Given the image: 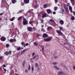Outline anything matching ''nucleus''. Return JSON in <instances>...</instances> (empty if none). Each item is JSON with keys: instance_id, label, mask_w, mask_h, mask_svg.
I'll list each match as a JSON object with an SVG mask.
<instances>
[{"instance_id": "1", "label": "nucleus", "mask_w": 75, "mask_h": 75, "mask_svg": "<svg viewBox=\"0 0 75 75\" xmlns=\"http://www.w3.org/2000/svg\"><path fill=\"white\" fill-rule=\"evenodd\" d=\"M23 25H24L28 24V21L24 17H23Z\"/></svg>"}, {"instance_id": "2", "label": "nucleus", "mask_w": 75, "mask_h": 75, "mask_svg": "<svg viewBox=\"0 0 75 75\" xmlns=\"http://www.w3.org/2000/svg\"><path fill=\"white\" fill-rule=\"evenodd\" d=\"M52 38V37H51V38H45L44 39V40L45 41H46L47 42H49V41H50L51 40H52V39L51 38Z\"/></svg>"}, {"instance_id": "3", "label": "nucleus", "mask_w": 75, "mask_h": 75, "mask_svg": "<svg viewBox=\"0 0 75 75\" xmlns=\"http://www.w3.org/2000/svg\"><path fill=\"white\" fill-rule=\"evenodd\" d=\"M5 55H10V54H11V51H9V52H8L7 51L5 52H4Z\"/></svg>"}, {"instance_id": "4", "label": "nucleus", "mask_w": 75, "mask_h": 75, "mask_svg": "<svg viewBox=\"0 0 75 75\" xmlns=\"http://www.w3.org/2000/svg\"><path fill=\"white\" fill-rule=\"evenodd\" d=\"M46 11L48 14H52V11L50 9H47Z\"/></svg>"}, {"instance_id": "5", "label": "nucleus", "mask_w": 75, "mask_h": 75, "mask_svg": "<svg viewBox=\"0 0 75 75\" xmlns=\"http://www.w3.org/2000/svg\"><path fill=\"white\" fill-rule=\"evenodd\" d=\"M0 40L1 41H5L6 40V38L5 37L3 36L0 38Z\"/></svg>"}, {"instance_id": "6", "label": "nucleus", "mask_w": 75, "mask_h": 75, "mask_svg": "<svg viewBox=\"0 0 75 75\" xmlns=\"http://www.w3.org/2000/svg\"><path fill=\"white\" fill-rule=\"evenodd\" d=\"M56 32L59 35H62V33L61 32V31L60 30H57Z\"/></svg>"}, {"instance_id": "7", "label": "nucleus", "mask_w": 75, "mask_h": 75, "mask_svg": "<svg viewBox=\"0 0 75 75\" xmlns=\"http://www.w3.org/2000/svg\"><path fill=\"white\" fill-rule=\"evenodd\" d=\"M42 36L43 38H45L48 37V35L46 33H44L43 34Z\"/></svg>"}, {"instance_id": "8", "label": "nucleus", "mask_w": 75, "mask_h": 75, "mask_svg": "<svg viewBox=\"0 0 75 75\" xmlns=\"http://www.w3.org/2000/svg\"><path fill=\"white\" fill-rule=\"evenodd\" d=\"M27 29L29 31H33V28L31 27H28L27 28Z\"/></svg>"}, {"instance_id": "9", "label": "nucleus", "mask_w": 75, "mask_h": 75, "mask_svg": "<svg viewBox=\"0 0 75 75\" xmlns=\"http://www.w3.org/2000/svg\"><path fill=\"white\" fill-rule=\"evenodd\" d=\"M23 1L25 4H28L30 3V0H24Z\"/></svg>"}, {"instance_id": "10", "label": "nucleus", "mask_w": 75, "mask_h": 75, "mask_svg": "<svg viewBox=\"0 0 75 75\" xmlns=\"http://www.w3.org/2000/svg\"><path fill=\"white\" fill-rule=\"evenodd\" d=\"M47 14L45 13H44L42 16V18H44L45 17H47Z\"/></svg>"}, {"instance_id": "11", "label": "nucleus", "mask_w": 75, "mask_h": 75, "mask_svg": "<svg viewBox=\"0 0 75 75\" xmlns=\"http://www.w3.org/2000/svg\"><path fill=\"white\" fill-rule=\"evenodd\" d=\"M59 23L61 25H63L64 23V22L62 20H60L59 22Z\"/></svg>"}, {"instance_id": "12", "label": "nucleus", "mask_w": 75, "mask_h": 75, "mask_svg": "<svg viewBox=\"0 0 75 75\" xmlns=\"http://www.w3.org/2000/svg\"><path fill=\"white\" fill-rule=\"evenodd\" d=\"M69 10L71 12V13H72V8L71 6H69Z\"/></svg>"}, {"instance_id": "13", "label": "nucleus", "mask_w": 75, "mask_h": 75, "mask_svg": "<svg viewBox=\"0 0 75 75\" xmlns=\"http://www.w3.org/2000/svg\"><path fill=\"white\" fill-rule=\"evenodd\" d=\"M64 74V72L62 71H60L57 74L58 75H62Z\"/></svg>"}, {"instance_id": "14", "label": "nucleus", "mask_w": 75, "mask_h": 75, "mask_svg": "<svg viewBox=\"0 0 75 75\" xmlns=\"http://www.w3.org/2000/svg\"><path fill=\"white\" fill-rule=\"evenodd\" d=\"M11 2L12 4H15L17 2V0H12Z\"/></svg>"}, {"instance_id": "15", "label": "nucleus", "mask_w": 75, "mask_h": 75, "mask_svg": "<svg viewBox=\"0 0 75 75\" xmlns=\"http://www.w3.org/2000/svg\"><path fill=\"white\" fill-rule=\"evenodd\" d=\"M65 10L67 12V13H69V10H68V8H65Z\"/></svg>"}, {"instance_id": "16", "label": "nucleus", "mask_w": 75, "mask_h": 75, "mask_svg": "<svg viewBox=\"0 0 75 75\" xmlns=\"http://www.w3.org/2000/svg\"><path fill=\"white\" fill-rule=\"evenodd\" d=\"M22 17H23V16H21L18 18L17 19V20H18V21H19L20 20H21V19H22Z\"/></svg>"}, {"instance_id": "17", "label": "nucleus", "mask_w": 75, "mask_h": 75, "mask_svg": "<svg viewBox=\"0 0 75 75\" xmlns=\"http://www.w3.org/2000/svg\"><path fill=\"white\" fill-rule=\"evenodd\" d=\"M60 13L62 14H64V9H62L60 11Z\"/></svg>"}, {"instance_id": "18", "label": "nucleus", "mask_w": 75, "mask_h": 75, "mask_svg": "<svg viewBox=\"0 0 75 75\" xmlns=\"http://www.w3.org/2000/svg\"><path fill=\"white\" fill-rule=\"evenodd\" d=\"M52 29V27L50 26H49L47 27V30H50Z\"/></svg>"}, {"instance_id": "19", "label": "nucleus", "mask_w": 75, "mask_h": 75, "mask_svg": "<svg viewBox=\"0 0 75 75\" xmlns=\"http://www.w3.org/2000/svg\"><path fill=\"white\" fill-rule=\"evenodd\" d=\"M71 20L72 21H73V20H75V17L74 16H71Z\"/></svg>"}, {"instance_id": "20", "label": "nucleus", "mask_w": 75, "mask_h": 75, "mask_svg": "<svg viewBox=\"0 0 75 75\" xmlns=\"http://www.w3.org/2000/svg\"><path fill=\"white\" fill-rule=\"evenodd\" d=\"M25 61L24 60L22 63L23 67H24V66L25 65Z\"/></svg>"}, {"instance_id": "21", "label": "nucleus", "mask_w": 75, "mask_h": 75, "mask_svg": "<svg viewBox=\"0 0 75 75\" xmlns=\"http://www.w3.org/2000/svg\"><path fill=\"white\" fill-rule=\"evenodd\" d=\"M54 68H55L57 70H59V68L57 66H54Z\"/></svg>"}, {"instance_id": "22", "label": "nucleus", "mask_w": 75, "mask_h": 75, "mask_svg": "<svg viewBox=\"0 0 75 75\" xmlns=\"http://www.w3.org/2000/svg\"><path fill=\"white\" fill-rule=\"evenodd\" d=\"M23 11H24V10H21L19 11L18 13H22Z\"/></svg>"}, {"instance_id": "23", "label": "nucleus", "mask_w": 75, "mask_h": 75, "mask_svg": "<svg viewBox=\"0 0 75 75\" xmlns=\"http://www.w3.org/2000/svg\"><path fill=\"white\" fill-rule=\"evenodd\" d=\"M27 49H25L23 50V51L21 52V53H24V52H25V51H26Z\"/></svg>"}, {"instance_id": "24", "label": "nucleus", "mask_w": 75, "mask_h": 75, "mask_svg": "<svg viewBox=\"0 0 75 75\" xmlns=\"http://www.w3.org/2000/svg\"><path fill=\"white\" fill-rule=\"evenodd\" d=\"M33 7L34 8H37V7H38V5H36L33 6Z\"/></svg>"}, {"instance_id": "25", "label": "nucleus", "mask_w": 75, "mask_h": 75, "mask_svg": "<svg viewBox=\"0 0 75 75\" xmlns=\"http://www.w3.org/2000/svg\"><path fill=\"white\" fill-rule=\"evenodd\" d=\"M63 7L64 9L67 8V5L65 4H63Z\"/></svg>"}, {"instance_id": "26", "label": "nucleus", "mask_w": 75, "mask_h": 75, "mask_svg": "<svg viewBox=\"0 0 75 75\" xmlns=\"http://www.w3.org/2000/svg\"><path fill=\"white\" fill-rule=\"evenodd\" d=\"M13 73H14V71H13V70H11V71L10 73H9V74L10 75H11V74H13Z\"/></svg>"}, {"instance_id": "27", "label": "nucleus", "mask_w": 75, "mask_h": 75, "mask_svg": "<svg viewBox=\"0 0 75 75\" xmlns=\"http://www.w3.org/2000/svg\"><path fill=\"white\" fill-rule=\"evenodd\" d=\"M58 9V7H54V11H57V10Z\"/></svg>"}, {"instance_id": "28", "label": "nucleus", "mask_w": 75, "mask_h": 75, "mask_svg": "<svg viewBox=\"0 0 75 75\" xmlns=\"http://www.w3.org/2000/svg\"><path fill=\"white\" fill-rule=\"evenodd\" d=\"M9 42H10L11 43H12V42H13V39H11L9 41Z\"/></svg>"}, {"instance_id": "29", "label": "nucleus", "mask_w": 75, "mask_h": 75, "mask_svg": "<svg viewBox=\"0 0 75 75\" xmlns=\"http://www.w3.org/2000/svg\"><path fill=\"white\" fill-rule=\"evenodd\" d=\"M17 49V51H20V50H21V47H18V48H16Z\"/></svg>"}, {"instance_id": "30", "label": "nucleus", "mask_w": 75, "mask_h": 75, "mask_svg": "<svg viewBox=\"0 0 75 75\" xmlns=\"http://www.w3.org/2000/svg\"><path fill=\"white\" fill-rule=\"evenodd\" d=\"M35 67H36L37 68H38V64L37 63H35Z\"/></svg>"}, {"instance_id": "31", "label": "nucleus", "mask_w": 75, "mask_h": 75, "mask_svg": "<svg viewBox=\"0 0 75 75\" xmlns=\"http://www.w3.org/2000/svg\"><path fill=\"white\" fill-rule=\"evenodd\" d=\"M71 3H75V0H70Z\"/></svg>"}, {"instance_id": "32", "label": "nucleus", "mask_w": 75, "mask_h": 75, "mask_svg": "<svg viewBox=\"0 0 75 75\" xmlns=\"http://www.w3.org/2000/svg\"><path fill=\"white\" fill-rule=\"evenodd\" d=\"M31 69V67H30V65H29L28 67V71H30Z\"/></svg>"}, {"instance_id": "33", "label": "nucleus", "mask_w": 75, "mask_h": 75, "mask_svg": "<svg viewBox=\"0 0 75 75\" xmlns=\"http://www.w3.org/2000/svg\"><path fill=\"white\" fill-rule=\"evenodd\" d=\"M44 8H45L47 6V5L46 4H45L44 6Z\"/></svg>"}, {"instance_id": "34", "label": "nucleus", "mask_w": 75, "mask_h": 75, "mask_svg": "<svg viewBox=\"0 0 75 75\" xmlns=\"http://www.w3.org/2000/svg\"><path fill=\"white\" fill-rule=\"evenodd\" d=\"M34 45L35 46H37V45H38V44L37 43H36V42H35L34 43Z\"/></svg>"}, {"instance_id": "35", "label": "nucleus", "mask_w": 75, "mask_h": 75, "mask_svg": "<svg viewBox=\"0 0 75 75\" xmlns=\"http://www.w3.org/2000/svg\"><path fill=\"white\" fill-rule=\"evenodd\" d=\"M52 23L53 24H54V25H55V24H56L54 20L52 22Z\"/></svg>"}, {"instance_id": "36", "label": "nucleus", "mask_w": 75, "mask_h": 75, "mask_svg": "<svg viewBox=\"0 0 75 75\" xmlns=\"http://www.w3.org/2000/svg\"><path fill=\"white\" fill-rule=\"evenodd\" d=\"M54 21V20L53 19H51L49 20V22H51L52 23Z\"/></svg>"}, {"instance_id": "37", "label": "nucleus", "mask_w": 75, "mask_h": 75, "mask_svg": "<svg viewBox=\"0 0 75 75\" xmlns=\"http://www.w3.org/2000/svg\"><path fill=\"white\" fill-rule=\"evenodd\" d=\"M24 5V3L23 2H21V5L22 6H23Z\"/></svg>"}, {"instance_id": "38", "label": "nucleus", "mask_w": 75, "mask_h": 75, "mask_svg": "<svg viewBox=\"0 0 75 75\" xmlns=\"http://www.w3.org/2000/svg\"><path fill=\"white\" fill-rule=\"evenodd\" d=\"M40 21H41V23L42 24H43V23H44V20L41 19Z\"/></svg>"}, {"instance_id": "39", "label": "nucleus", "mask_w": 75, "mask_h": 75, "mask_svg": "<svg viewBox=\"0 0 75 75\" xmlns=\"http://www.w3.org/2000/svg\"><path fill=\"white\" fill-rule=\"evenodd\" d=\"M9 44H7L6 45V48H8V47H9Z\"/></svg>"}, {"instance_id": "40", "label": "nucleus", "mask_w": 75, "mask_h": 75, "mask_svg": "<svg viewBox=\"0 0 75 75\" xmlns=\"http://www.w3.org/2000/svg\"><path fill=\"white\" fill-rule=\"evenodd\" d=\"M40 34H39L37 33L36 35V37L37 38H38V37H40Z\"/></svg>"}, {"instance_id": "41", "label": "nucleus", "mask_w": 75, "mask_h": 75, "mask_svg": "<svg viewBox=\"0 0 75 75\" xmlns=\"http://www.w3.org/2000/svg\"><path fill=\"white\" fill-rule=\"evenodd\" d=\"M41 31H43V32H45V30H44V29L42 28L41 30Z\"/></svg>"}, {"instance_id": "42", "label": "nucleus", "mask_w": 75, "mask_h": 75, "mask_svg": "<svg viewBox=\"0 0 75 75\" xmlns=\"http://www.w3.org/2000/svg\"><path fill=\"white\" fill-rule=\"evenodd\" d=\"M14 20V18H11V19L10 20V21H13Z\"/></svg>"}, {"instance_id": "43", "label": "nucleus", "mask_w": 75, "mask_h": 75, "mask_svg": "<svg viewBox=\"0 0 75 75\" xmlns=\"http://www.w3.org/2000/svg\"><path fill=\"white\" fill-rule=\"evenodd\" d=\"M44 50V47H43L42 48V52H43Z\"/></svg>"}, {"instance_id": "44", "label": "nucleus", "mask_w": 75, "mask_h": 75, "mask_svg": "<svg viewBox=\"0 0 75 75\" xmlns=\"http://www.w3.org/2000/svg\"><path fill=\"white\" fill-rule=\"evenodd\" d=\"M29 23L30 24H33V22L30 21L29 22Z\"/></svg>"}, {"instance_id": "45", "label": "nucleus", "mask_w": 75, "mask_h": 75, "mask_svg": "<svg viewBox=\"0 0 75 75\" xmlns=\"http://www.w3.org/2000/svg\"><path fill=\"white\" fill-rule=\"evenodd\" d=\"M52 64L53 65H56V64H57V63L55 62H53L52 63Z\"/></svg>"}, {"instance_id": "46", "label": "nucleus", "mask_w": 75, "mask_h": 75, "mask_svg": "<svg viewBox=\"0 0 75 75\" xmlns=\"http://www.w3.org/2000/svg\"><path fill=\"white\" fill-rule=\"evenodd\" d=\"M31 69L32 71H33V70H34V67L33 66H32Z\"/></svg>"}, {"instance_id": "47", "label": "nucleus", "mask_w": 75, "mask_h": 75, "mask_svg": "<svg viewBox=\"0 0 75 75\" xmlns=\"http://www.w3.org/2000/svg\"><path fill=\"white\" fill-rule=\"evenodd\" d=\"M54 1L56 4H57V3L58 2V0H54Z\"/></svg>"}, {"instance_id": "48", "label": "nucleus", "mask_w": 75, "mask_h": 75, "mask_svg": "<svg viewBox=\"0 0 75 75\" xmlns=\"http://www.w3.org/2000/svg\"><path fill=\"white\" fill-rule=\"evenodd\" d=\"M16 40L15 39H13V42H16Z\"/></svg>"}, {"instance_id": "49", "label": "nucleus", "mask_w": 75, "mask_h": 75, "mask_svg": "<svg viewBox=\"0 0 75 75\" xmlns=\"http://www.w3.org/2000/svg\"><path fill=\"white\" fill-rule=\"evenodd\" d=\"M21 45H24V42H21Z\"/></svg>"}, {"instance_id": "50", "label": "nucleus", "mask_w": 75, "mask_h": 75, "mask_svg": "<svg viewBox=\"0 0 75 75\" xmlns=\"http://www.w3.org/2000/svg\"><path fill=\"white\" fill-rule=\"evenodd\" d=\"M59 28L60 30H61L62 29V28L61 27H59Z\"/></svg>"}, {"instance_id": "51", "label": "nucleus", "mask_w": 75, "mask_h": 75, "mask_svg": "<svg viewBox=\"0 0 75 75\" xmlns=\"http://www.w3.org/2000/svg\"><path fill=\"white\" fill-rule=\"evenodd\" d=\"M25 71L26 72V73H28V70H27V69H25Z\"/></svg>"}, {"instance_id": "52", "label": "nucleus", "mask_w": 75, "mask_h": 75, "mask_svg": "<svg viewBox=\"0 0 75 75\" xmlns=\"http://www.w3.org/2000/svg\"><path fill=\"white\" fill-rule=\"evenodd\" d=\"M3 14H4V13H0V16H3Z\"/></svg>"}, {"instance_id": "53", "label": "nucleus", "mask_w": 75, "mask_h": 75, "mask_svg": "<svg viewBox=\"0 0 75 75\" xmlns=\"http://www.w3.org/2000/svg\"><path fill=\"white\" fill-rule=\"evenodd\" d=\"M73 69H74V70H75V66H73Z\"/></svg>"}, {"instance_id": "54", "label": "nucleus", "mask_w": 75, "mask_h": 75, "mask_svg": "<svg viewBox=\"0 0 75 75\" xmlns=\"http://www.w3.org/2000/svg\"><path fill=\"white\" fill-rule=\"evenodd\" d=\"M3 69L4 72H6V69Z\"/></svg>"}, {"instance_id": "55", "label": "nucleus", "mask_w": 75, "mask_h": 75, "mask_svg": "<svg viewBox=\"0 0 75 75\" xmlns=\"http://www.w3.org/2000/svg\"><path fill=\"white\" fill-rule=\"evenodd\" d=\"M2 67H6V65H5V64H3L2 66Z\"/></svg>"}, {"instance_id": "56", "label": "nucleus", "mask_w": 75, "mask_h": 75, "mask_svg": "<svg viewBox=\"0 0 75 75\" xmlns=\"http://www.w3.org/2000/svg\"><path fill=\"white\" fill-rule=\"evenodd\" d=\"M3 58V56H1L0 57V59H1Z\"/></svg>"}, {"instance_id": "57", "label": "nucleus", "mask_w": 75, "mask_h": 75, "mask_svg": "<svg viewBox=\"0 0 75 75\" xmlns=\"http://www.w3.org/2000/svg\"><path fill=\"white\" fill-rule=\"evenodd\" d=\"M69 5H70V4H69V3H68L67 4V6H69Z\"/></svg>"}, {"instance_id": "58", "label": "nucleus", "mask_w": 75, "mask_h": 75, "mask_svg": "<svg viewBox=\"0 0 75 75\" xmlns=\"http://www.w3.org/2000/svg\"><path fill=\"white\" fill-rule=\"evenodd\" d=\"M25 45L26 46H27L28 45V43H26V44H25Z\"/></svg>"}, {"instance_id": "59", "label": "nucleus", "mask_w": 75, "mask_h": 75, "mask_svg": "<svg viewBox=\"0 0 75 75\" xmlns=\"http://www.w3.org/2000/svg\"><path fill=\"white\" fill-rule=\"evenodd\" d=\"M73 13L74 14V16H75V11H73Z\"/></svg>"}, {"instance_id": "60", "label": "nucleus", "mask_w": 75, "mask_h": 75, "mask_svg": "<svg viewBox=\"0 0 75 75\" xmlns=\"http://www.w3.org/2000/svg\"><path fill=\"white\" fill-rule=\"evenodd\" d=\"M0 70H2V66L0 67Z\"/></svg>"}, {"instance_id": "61", "label": "nucleus", "mask_w": 75, "mask_h": 75, "mask_svg": "<svg viewBox=\"0 0 75 75\" xmlns=\"http://www.w3.org/2000/svg\"><path fill=\"white\" fill-rule=\"evenodd\" d=\"M35 55V53H33L32 54V56H34Z\"/></svg>"}, {"instance_id": "62", "label": "nucleus", "mask_w": 75, "mask_h": 75, "mask_svg": "<svg viewBox=\"0 0 75 75\" xmlns=\"http://www.w3.org/2000/svg\"><path fill=\"white\" fill-rule=\"evenodd\" d=\"M36 58V57L35 56H34L33 57V59H35V58Z\"/></svg>"}, {"instance_id": "63", "label": "nucleus", "mask_w": 75, "mask_h": 75, "mask_svg": "<svg viewBox=\"0 0 75 75\" xmlns=\"http://www.w3.org/2000/svg\"><path fill=\"white\" fill-rule=\"evenodd\" d=\"M33 29L34 30H35V27H33Z\"/></svg>"}, {"instance_id": "64", "label": "nucleus", "mask_w": 75, "mask_h": 75, "mask_svg": "<svg viewBox=\"0 0 75 75\" xmlns=\"http://www.w3.org/2000/svg\"><path fill=\"white\" fill-rule=\"evenodd\" d=\"M53 14H56V13H55V12L54 11L53 12Z\"/></svg>"}]
</instances>
